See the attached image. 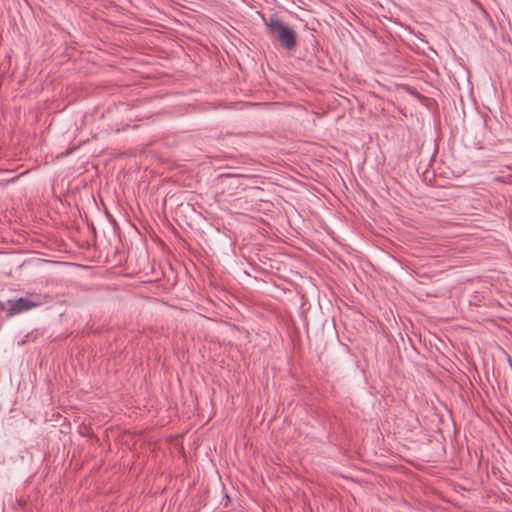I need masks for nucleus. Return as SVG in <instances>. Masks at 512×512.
Wrapping results in <instances>:
<instances>
[{"label": "nucleus", "mask_w": 512, "mask_h": 512, "mask_svg": "<svg viewBox=\"0 0 512 512\" xmlns=\"http://www.w3.org/2000/svg\"><path fill=\"white\" fill-rule=\"evenodd\" d=\"M264 25L270 38L277 40L282 47L287 50H293L296 47V32L277 15H271L268 19H264Z\"/></svg>", "instance_id": "f257e3e1"}, {"label": "nucleus", "mask_w": 512, "mask_h": 512, "mask_svg": "<svg viewBox=\"0 0 512 512\" xmlns=\"http://www.w3.org/2000/svg\"><path fill=\"white\" fill-rule=\"evenodd\" d=\"M4 303L6 304L4 311H6L8 317H12L42 305L43 300L40 295H29L14 300H8Z\"/></svg>", "instance_id": "f03ea898"}, {"label": "nucleus", "mask_w": 512, "mask_h": 512, "mask_svg": "<svg viewBox=\"0 0 512 512\" xmlns=\"http://www.w3.org/2000/svg\"><path fill=\"white\" fill-rule=\"evenodd\" d=\"M6 304L0 301V310H5Z\"/></svg>", "instance_id": "7ed1b4c3"}]
</instances>
